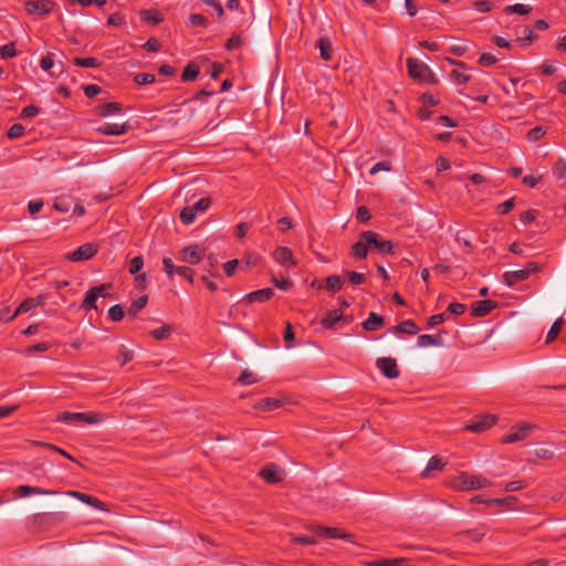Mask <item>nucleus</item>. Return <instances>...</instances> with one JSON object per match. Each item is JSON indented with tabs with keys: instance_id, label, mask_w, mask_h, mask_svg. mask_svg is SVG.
I'll use <instances>...</instances> for the list:
<instances>
[{
	"instance_id": "nucleus-36",
	"label": "nucleus",
	"mask_w": 566,
	"mask_h": 566,
	"mask_svg": "<svg viewBox=\"0 0 566 566\" xmlns=\"http://www.w3.org/2000/svg\"><path fill=\"white\" fill-rule=\"evenodd\" d=\"M343 279L338 275H329L326 277V290L332 292H338L343 287Z\"/></svg>"
},
{
	"instance_id": "nucleus-55",
	"label": "nucleus",
	"mask_w": 566,
	"mask_h": 566,
	"mask_svg": "<svg viewBox=\"0 0 566 566\" xmlns=\"http://www.w3.org/2000/svg\"><path fill=\"white\" fill-rule=\"evenodd\" d=\"M535 455L542 460H551L554 458V450L546 447H539L535 450Z\"/></svg>"
},
{
	"instance_id": "nucleus-34",
	"label": "nucleus",
	"mask_w": 566,
	"mask_h": 566,
	"mask_svg": "<svg viewBox=\"0 0 566 566\" xmlns=\"http://www.w3.org/2000/svg\"><path fill=\"white\" fill-rule=\"evenodd\" d=\"M238 382L241 386L254 385L259 382V377L253 371L244 370L238 378Z\"/></svg>"
},
{
	"instance_id": "nucleus-32",
	"label": "nucleus",
	"mask_w": 566,
	"mask_h": 566,
	"mask_svg": "<svg viewBox=\"0 0 566 566\" xmlns=\"http://www.w3.org/2000/svg\"><path fill=\"white\" fill-rule=\"evenodd\" d=\"M148 297L146 295L139 296L135 300L128 308V315L135 317L146 305Z\"/></svg>"
},
{
	"instance_id": "nucleus-39",
	"label": "nucleus",
	"mask_w": 566,
	"mask_h": 566,
	"mask_svg": "<svg viewBox=\"0 0 566 566\" xmlns=\"http://www.w3.org/2000/svg\"><path fill=\"white\" fill-rule=\"evenodd\" d=\"M199 74V67L195 63H189L181 75L184 82L193 81Z\"/></svg>"
},
{
	"instance_id": "nucleus-4",
	"label": "nucleus",
	"mask_w": 566,
	"mask_h": 566,
	"mask_svg": "<svg viewBox=\"0 0 566 566\" xmlns=\"http://www.w3.org/2000/svg\"><path fill=\"white\" fill-rule=\"evenodd\" d=\"M537 427L530 422H518L511 427L509 432L501 438L502 443H515L524 441Z\"/></svg>"
},
{
	"instance_id": "nucleus-9",
	"label": "nucleus",
	"mask_w": 566,
	"mask_h": 566,
	"mask_svg": "<svg viewBox=\"0 0 566 566\" xmlns=\"http://www.w3.org/2000/svg\"><path fill=\"white\" fill-rule=\"evenodd\" d=\"M108 284H101L98 286L91 287L81 304L84 311L97 310L96 301L101 296H105V292L108 290Z\"/></svg>"
},
{
	"instance_id": "nucleus-1",
	"label": "nucleus",
	"mask_w": 566,
	"mask_h": 566,
	"mask_svg": "<svg viewBox=\"0 0 566 566\" xmlns=\"http://www.w3.org/2000/svg\"><path fill=\"white\" fill-rule=\"evenodd\" d=\"M492 484L490 480L484 478L481 474H469L467 472H461L457 478H454L451 482V485L454 490L458 491H470V490H479L488 488Z\"/></svg>"
},
{
	"instance_id": "nucleus-54",
	"label": "nucleus",
	"mask_w": 566,
	"mask_h": 566,
	"mask_svg": "<svg viewBox=\"0 0 566 566\" xmlns=\"http://www.w3.org/2000/svg\"><path fill=\"white\" fill-rule=\"evenodd\" d=\"M24 134V127L23 125L21 124H13L8 133H7V136L10 138V139H15V138H19L21 137L22 135Z\"/></svg>"
},
{
	"instance_id": "nucleus-43",
	"label": "nucleus",
	"mask_w": 566,
	"mask_h": 566,
	"mask_svg": "<svg viewBox=\"0 0 566 566\" xmlns=\"http://www.w3.org/2000/svg\"><path fill=\"white\" fill-rule=\"evenodd\" d=\"M563 323H564V319L562 317L557 318L553 323V325L551 326V329L547 333L546 343H551L552 340H554L557 337V335L560 332Z\"/></svg>"
},
{
	"instance_id": "nucleus-25",
	"label": "nucleus",
	"mask_w": 566,
	"mask_h": 566,
	"mask_svg": "<svg viewBox=\"0 0 566 566\" xmlns=\"http://www.w3.org/2000/svg\"><path fill=\"white\" fill-rule=\"evenodd\" d=\"M343 318V313L340 310H332V311H328L326 316L322 318L321 321V324L324 328H333V326L337 323V322H340V319Z\"/></svg>"
},
{
	"instance_id": "nucleus-6",
	"label": "nucleus",
	"mask_w": 566,
	"mask_h": 566,
	"mask_svg": "<svg viewBox=\"0 0 566 566\" xmlns=\"http://www.w3.org/2000/svg\"><path fill=\"white\" fill-rule=\"evenodd\" d=\"M211 199L206 197L199 199L196 203L185 207L180 211V220L184 224H190L195 221L198 212H205L209 209Z\"/></svg>"
},
{
	"instance_id": "nucleus-11",
	"label": "nucleus",
	"mask_w": 566,
	"mask_h": 566,
	"mask_svg": "<svg viewBox=\"0 0 566 566\" xmlns=\"http://www.w3.org/2000/svg\"><path fill=\"white\" fill-rule=\"evenodd\" d=\"M294 400L285 395L275 398H262L260 399L254 407L260 410L271 411L277 409L282 406L293 403Z\"/></svg>"
},
{
	"instance_id": "nucleus-28",
	"label": "nucleus",
	"mask_w": 566,
	"mask_h": 566,
	"mask_svg": "<svg viewBox=\"0 0 566 566\" xmlns=\"http://www.w3.org/2000/svg\"><path fill=\"white\" fill-rule=\"evenodd\" d=\"M446 465V462H443L442 458L439 455H433L430 458L426 469L422 471L421 475L427 478L429 475L430 471L434 470H442Z\"/></svg>"
},
{
	"instance_id": "nucleus-52",
	"label": "nucleus",
	"mask_w": 566,
	"mask_h": 566,
	"mask_svg": "<svg viewBox=\"0 0 566 566\" xmlns=\"http://www.w3.org/2000/svg\"><path fill=\"white\" fill-rule=\"evenodd\" d=\"M417 343H418L419 347H429V346H436L439 344L438 340L433 336L427 335V334L420 335L418 337Z\"/></svg>"
},
{
	"instance_id": "nucleus-5",
	"label": "nucleus",
	"mask_w": 566,
	"mask_h": 566,
	"mask_svg": "<svg viewBox=\"0 0 566 566\" xmlns=\"http://www.w3.org/2000/svg\"><path fill=\"white\" fill-rule=\"evenodd\" d=\"M539 270V264L536 262H528L524 269L507 271L503 274V280L506 285L513 286L522 281L530 277L531 274L536 273Z\"/></svg>"
},
{
	"instance_id": "nucleus-21",
	"label": "nucleus",
	"mask_w": 566,
	"mask_h": 566,
	"mask_svg": "<svg viewBox=\"0 0 566 566\" xmlns=\"http://www.w3.org/2000/svg\"><path fill=\"white\" fill-rule=\"evenodd\" d=\"M66 494L80 500L83 503L90 504V505L94 506L95 509L103 510V507H104V503L101 500H98L97 497L87 495L85 493H82L78 491H67Z\"/></svg>"
},
{
	"instance_id": "nucleus-63",
	"label": "nucleus",
	"mask_w": 566,
	"mask_h": 566,
	"mask_svg": "<svg viewBox=\"0 0 566 566\" xmlns=\"http://www.w3.org/2000/svg\"><path fill=\"white\" fill-rule=\"evenodd\" d=\"M356 219L359 222H367L370 219L369 210L365 206H360L357 209Z\"/></svg>"
},
{
	"instance_id": "nucleus-62",
	"label": "nucleus",
	"mask_w": 566,
	"mask_h": 566,
	"mask_svg": "<svg viewBox=\"0 0 566 566\" xmlns=\"http://www.w3.org/2000/svg\"><path fill=\"white\" fill-rule=\"evenodd\" d=\"M243 40L240 35H232L226 43V49L231 51L242 45Z\"/></svg>"
},
{
	"instance_id": "nucleus-2",
	"label": "nucleus",
	"mask_w": 566,
	"mask_h": 566,
	"mask_svg": "<svg viewBox=\"0 0 566 566\" xmlns=\"http://www.w3.org/2000/svg\"><path fill=\"white\" fill-rule=\"evenodd\" d=\"M101 418L98 413L94 412H70L60 411L55 416V421L67 423L75 427H82L85 424H95L99 422Z\"/></svg>"
},
{
	"instance_id": "nucleus-64",
	"label": "nucleus",
	"mask_w": 566,
	"mask_h": 566,
	"mask_svg": "<svg viewBox=\"0 0 566 566\" xmlns=\"http://www.w3.org/2000/svg\"><path fill=\"white\" fill-rule=\"evenodd\" d=\"M239 261L237 259L230 260L224 263L223 270L228 276H232L238 269Z\"/></svg>"
},
{
	"instance_id": "nucleus-16",
	"label": "nucleus",
	"mask_w": 566,
	"mask_h": 566,
	"mask_svg": "<svg viewBox=\"0 0 566 566\" xmlns=\"http://www.w3.org/2000/svg\"><path fill=\"white\" fill-rule=\"evenodd\" d=\"M496 307V302L491 300L476 301L472 303L471 315L474 317H483L490 314Z\"/></svg>"
},
{
	"instance_id": "nucleus-22",
	"label": "nucleus",
	"mask_w": 566,
	"mask_h": 566,
	"mask_svg": "<svg viewBox=\"0 0 566 566\" xmlns=\"http://www.w3.org/2000/svg\"><path fill=\"white\" fill-rule=\"evenodd\" d=\"M315 533L317 535H319V536L327 537V538H344V539H348L350 537L349 534H346V533H344L340 530L335 528V527L317 526L316 530H315Z\"/></svg>"
},
{
	"instance_id": "nucleus-46",
	"label": "nucleus",
	"mask_w": 566,
	"mask_h": 566,
	"mask_svg": "<svg viewBox=\"0 0 566 566\" xmlns=\"http://www.w3.org/2000/svg\"><path fill=\"white\" fill-rule=\"evenodd\" d=\"M283 339L285 342V348L290 349L293 347L292 342L294 340V332H293L292 324L290 322H286V324H285Z\"/></svg>"
},
{
	"instance_id": "nucleus-42",
	"label": "nucleus",
	"mask_w": 566,
	"mask_h": 566,
	"mask_svg": "<svg viewBox=\"0 0 566 566\" xmlns=\"http://www.w3.org/2000/svg\"><path fill=\"white\" fill-rule=\"evenodd\" d=\"M73 63L81 67H97L99 61L96 57H74Z\"/></svg>"
},
{
	"instance_id": "nucleus-30",
	"label": "nucleus",
	"mask_w": 566,
	"mask_h": 566,
	"mask_svg": "<svg viewBox=\"0 0 566 566\" xmlns=\"http://www.w3.org/2000/svg\"><path fill=\"white\" fill-rule=\"evenodd\" d=\"M317 48L323 60L329 61L332 59V44L328 39L321 38L317 42Z\"/></svg>"
},
{
	"instance_id": "nucleus-24",
	"label": "nucleus",
	"mask_w": 566,
	"mask_h": 566,
	"mask_svg": "<svg viewBox=\"0 0 566 566\" xmlns=\"http://www.w3.org/2000/svg\"><path fill=\"white\" fill-rule=\"evenodd\" d=\"M369 252L367 240L363 238V233L359 235V240L352 247V254L357 259H365Z\"/></svg>"
},
{
	"instance_id": "nucleus-47",
	"label": "nucleus",
	"mask_w": 566,
	"mask_h": 566,
	"mask_svg": "<svg viewBox=\"0 0 566 566\" xmlns=\"http://www.w3.org/2000/svg\"><path fill=\"white\" fill-rule=\"evenodd\" d=\"M545 134H546V130L542 126H536L527 132L526 138L528 142H537Z\"/></svg>"
},
{
	"instance_id": "nucleus-44",
	"label": "nucleus",
	"mask_w": 566,
	"mask_h": 566,
	"mask_svg": "<svg viewBox=\"0 0 566 566\" xmlns=\"http://www.w3.org/2000/svg\"><path fill=\"white\" fill-rule=\"evenodd\" d=\"M125 315V311L123 308L122 305L119 304H116V305H113L109 307L108 310V317L113 321V322H119L123 319Z\"/></svg>"
},
{
	"instance_id": "nucleus-57",
	"label": "nucleus",
	"mask_w": 566,
	"mask_h": 566,
	"mask_svg": "<svg viewBox=\"0 0 566 566\" xmlns=\"http://www.w3.org/2000/svg\"><path fill=\"white\" fill-rule=\"evenodd\" d=\"M292 542L302 545H312L316 543L315 537L308 535H293Z\"/></svg>"
},
{
	"instance_id": "nucleus-60",
	"label": "nucleus",
	"mask_w": 566,
	"mask_h": 566,
	"mask_svg": "<svg viewBox=\"0 0 566 566\" xmlns=\"http://www.w3.org/2000/svg\"><path fill=\"white\" fill-rule=\"evenodd\" d=\"M447 311L453 315H462L467 311V306L462 303H450Z\"/></svg>"
},
{
	"instance_id": "nucleus-35",
	"label": "nucleus",
	"mask_w": 566,
	"mask_h": 566,
	"mask_svg": "<svg viewBox=\"0 0 566 566\" xmlns=\"http://www.w3.org/2000/svg\"><path fill=\"white\" fill-rule=\"evenodd\" d=\"M35 302L33 297L25 298L14 311L13 314H11L10 318H15L19 314L28 313L29 311L35 308Z\"/></svg>"
},
{
	"instance_id": "nucleus-3",
	"label": "nucleus",
	"mask_w": 566,
	"mask_h": 566,
	"mask_svg": "<svg viewBox=\"0 0 566 566\" xmlns=\"http://www.w3.org/2000/svg\"><path fill=\"white\" fill-rule=\"evenodd\" d=\"M408 74L413 80L427 83L436 84L438 80L431 69L422 61L415 57L407 59Z\"/></svg>"
},
{
	"instance_id": "nucleus-49",
	"label": "nucleus",
	"mask_w": 566,
	"mask_h": 566,
	"mask_svg": "<svg viewBox=\"0 0 566 566\" xmlns=\"http://www.w3.org/2000/svg\"><path fill=\"white\" fill-rule=\"evenodd\" d=\"M469 44H470L469 42H461V43L452 44L449 48V52L457 56H462L469 50Z\"/></svg>"
},
{
	"instance_id": "nucleus-17",
	"label": "nucleus",
	"mask_w": 566,
	"mask_h": 566,
	"mask_svg": "<svg viewBox=\"0 0 566 566\" xmlns=\"http://www.w3.org/2000/svg\"><path fill=\"white\" fill-rule=\"evenodd\" d=\"M129 126L126 123L117 124V123H104L99 127H97V132L107 136H119L125 134L128 130Z\"/></svg>"
},
{
	"instance_id": "nucleus-10",
	"label": "nucleus",
	"mask_w": 566,
	"mask_h": 566,
	"mask_svg": "<svg viewBox=\"0 0 566 566\" xmlns=\"http://www.w3.org/2000/svg\"><path fill=\"white\" fill-rule=\"evenodd\" d=\"M55 3L52 0H28L24 3L25 11L29 14L45 15L49 14Z\"/></svg>"
},
{
	"instance_id": "nucleus-20",
	"label": "nucleus",
	"mask_w": 566,
	"mask_h": 566,
	"mask_svg": "<svg viewBox=\"0 0 566 566\" xmlns=\"http://www.w3.org/2000/svg\"><path fill=\"white\" fill-rule=\"evenodd\" d=\"M274 295V292L270 287L261 289L251 293H248L244 296V300L251 304V303H263L265 301H269Z\"/></svg>"
},
{
	"instance_id": "nucleus-38",
	"label": "nucleus",
	"mask_w": 566,
	"mask_h": 566,
	"mask_svg": "<svg viewBox=\"0 0 566 566\" xmlns=\"http://www.w3.org/2000/svg\"><path fill=\"white\" fill-rule=\"evenodd\" d=\"M52 518L61 520V516L53 515V514H50V513H36V514H34L32 516V523L35 526L41 527L42 525H44L45 523H48Z\"/></svg>"
},
{
	"instance_id": "nucleus-51",
	"label": "nucleus",
	"mask_w": 566,
	"mask_h": 566,
	"mask_svg": "<svg viewBox=\"0 0 566 566\" xmlns=\"http://www.w3.org/2000/svg\"><path fill=\"white\" fill-rule=\"evenodd\" d=\"M134 81L138 85H147L155 82V75L150 73H139L135 75Z\"/></svg>"
},
{
	"instance_id": "nucleus-15",
	"label": "nucleus",
	"mask_w": 566,
	"mask_h": 566,
	"mask_svg": "<svg viewBox=\"0 0 566 566\" xmlns=\"http://www.w3.org/2000/svg\"><path fill=\"white\" fill-rule=\"evenodd\" d=\"M376 365L380 369L382 375L386 376L387 378L394 379L399 376V370L395 358H378Z\"/></svg>"
},
{
	"instance_id": "nucleus-19",
	"label": "nucleus",
	"mask_w": 566,
	"mask_h": 566,
	"mask_svg": "<svg viewBox=\"0 0 566 566\" xmlns=\"http://www.w3.org/2000/svg\"><path fill=\"white\" fill-rule=\"evenodd\" d=\"M202 259V252L197 245L186 247L180 251V260L189 264H198Z\"/></svg>"
},
{
	"instance_id": "nucleus-58",
	"label": "nucleus",
	"mask_w": 566,
	"mask_h": 566,
	"mask_svg": "<svg viewBox=\"0 0 566 566\" xmlns=\"http://www.w3.org/2000/svg\"><path fill=\"white\" fill-rule=\"evenodd\" d=\"M143 48L148 52H158L161 45L156 38H150L144 43Z\"/></svg>"
},
{
	"instance_id": "nucleus-33",
	"label": "nucleus",
	"mask_w": 566,
	"mask_h": 566,
	"mask_svg": "<svg viewBox=\"0 0 566 566\" xmlns=\"http://www.w3.org/2000/svg\"><path fill=\"white\" fill-rule=\"evenodd\" d=\"M504 11H505L506 14L516 13V14L524 15V14H528L532 11V7L530 4L515 3V4H512V6H507L504 9Z\"/></svg>"
},
{
	"instance_id": "nucleus-23",
	"label": "nucleus",
	"mask_w": 566,
	"mask_h": 566,
	"mask_svg": "<svg viewBox=\"0 0 566 566\" xmlns=\"http://www.w3.org/2000/svg\"><path fill=\"white\" fill-rule=\"evenodd\" d=\"M384 325V317L370 312L368 318L363 323V328L368 332L377 331Z\"/></svg>"
},
{
	"instance_id": "nucleus-14",
	"label": "nucleus",
	"mask_w": 566,
	"mask_h": 566,
	"mask_svg": "<svg viewBox=\"0 0 566 566\" xmlns=\"http://www.w3.org/2000/svg\"><path fill=\"white\" fill-rule=\"evenodd\" d=\"M273 259L285 268H292L297 264L292 250L286 247H277L273 252Z\"/></svg>"
},
{
	"instance_id": "nucleus-59",
	"label": "nucleus",
	"mask_w": 566,
	"mask_h": 566,
	"mask_svg": "<svg viewBox=\"0 0 566 566\" xmlns=\"http://www.w3.org/2000/svg\"><path fill=\"white\" fill-rule=\"evenodd\" d=\"M496 62H497L496 56L491 53H482L479 59V63L482 66H491V65L495 64Z\"/></svg>"
},
{
	"instance_id": "nucleus-61",
	"label": "nucleus",
	"mask_w": 566,
	"mask_h": 566,
	"mask_svg": "<svg viewBox=\"0 0 566 566\" xmlns=\"http://www.w3.org/2000/svg\"><path fill=\"white\" fill-rule=\"evenodd\" d=\"M347 277L354 285H359L365 282V274L355 271L347 272Z\"/></svg>"
},
{
	"instance_id": "nucleus-27",
	"label": "nucleus",
	"mask_w": 566,
	"mask_h": 566,
	"mask_svg": "<svg viewBox=\"0 0 566 566\" xmlns=\"http://www.w3.org/2000/svg\"><path fill=\"white\" fill-rule=\"evenodd\" d=\"M451 80L458 85L468 83L471 80V75L467 72V69H454L450 73Z\"/></svg>"
},
{
	"instance_id": "nucleus-12",
	"label": "nucleus",
	"mask_w": 566,
	"mask_h": 566,
	"mask_svg": "<svg viewBox=\"0 0 566 566\" xmlns=\"http://www.w3.org/2000/svg\"><path fill=\"white\" fill-rule=\"evenodd\" d=\"M259 475L268 483L270 484H276L281 482L284 479L285 471L281 469L275 463H270L269 465L264 467L260 472Z\"/></svg>"
},
{
	"instance_id": "nucleus-13",
	"label": "nucleus",
	"mask_w": 566,
	"mask_h": 566,
	"mask_svg": "<svg viewBox=\"0 0 566 566\" xmlns=\"http://www.w3.org/2000/svg\"><path fill=\"white\" fill-rule=\"evenodd\" d=\"M97 253V247L93 243H85L78 247L74 252L67 254V260L72 262H80L90 260Z\"/></svg>"
},
{
	"instance_id": "nucleus-26",
	"label": "nucleus",
	"mask_w": 566,
	"mask_h": 566,
	"mask_svg": "<svg viewBox=\"0 0 566 566\" xmlns=\"http://www.w3.org/2000/svg\"><path fill=\"white\" fill-rule=\"evenodd\" d=\"M172 334V327L169 324H163L160 327L150 331V335L156 340L168 339Z\"/></svg>"
},
{
	"instance_id": "nucleus-41",
	"label": "nucleus",
	"mask_w": 566,
	"mask_h": 566,
	"mask_svg": "<svg viewBox=\"0 0 566 566\" xmlns=\"http://www.w3.org/2000/svg\"><path fill=\"white\" fill-rule=\"evenodd\" d=\"M407 560L405 558L379 559L369 563V566H405Z\"/></svg>"
},
{
	"instance_id": "nucleus-18",
	"label": "nucleus",
	"mask_w": 566,
	"mask_h": 566,
	"mask_svg": "<svg viewBox=\"0 0 566 566\" xmlns=\"http://www.w3.org/2000/svg\"><path fill=\"white\" fill-rule=\"evenodd\" d=\"M13 493H14L15 497H25V496L34 495V494L51 495V494H56L57 492L51 491V490H44V489L36 488V486L20 485L14 490Z\"/></svg>"
},
{
	"instance_id": "nucleus-8",
	"label": "nucleus",
	"mask_w": 566,
	"mask_h": 566,
	"mask_svg": "<svg viewBox=\"0 0 566 566\" xmlns=\"http://www.w3.org/2000/svg\"><path fill=\"white\" fill-rule=\"evenodd\" d=\"M497 421V417L494 415H480L476 416L470 423L464 426V430L482 433L493 427Z\"/></svg>"
},
{
	"instance_id": "nucleus-7",
	"label": "nucleus",
	"mask_w": 566,
	"mask_h": 566,
	"mask_svg": "<svg viewBox=\"0 0 566 566\" xmlns=\"http://www.w3.org/2000/svg\"><path fill=\"white\" fill-rule=\"evenodd\" d=\"M363 238L367 240L369 251H378L384 254L392 253V242L382 240L378 233L374 231H365L363 232Z\"/></svg>"
},
{
	"instance_id": "nucleus-45",
	"label": "nucleus",
	"mask_w": 566,
	"mask_h": 566,
	"mask_svg": "<svg viewBox=\"0 0 566 566\" xmlns=\"http://www.w3.org/2000/svg\"><path fill=\"white\" fill-rule=\"evenodd\" d=\"M188 24L190 27H202L206 28L208 25V19L199 13H192L189 15Z\"/></svg>"
},
{
	"instance_id": "nucleus-29",
	"label": "nucleus",
	"mask_w": 566,
	"mask_h": 566,
	"mask_svg": "<svg viewBox=\"0 0 566 566\" xmlns=\"http://www.w3.org/2000/svg\"><path fill=\"white\" fill-rule=\"evenodd\" d=\"M395 329L396 333H405L409 335H415L419 332L418 326L411 319H406L401 322L399 325L396 326Z\"/></svg>"
},
{
	"instance_id": "nucleus-37",
	"label": "nucleus",
	"mask_w": 566,
	"mask_h": 566,
	"mask_svg": "<svg viewBox=\"0 0 566 566\" xmlns=\"http://www.w3.org/2000/svg\"><path fill=\"white\" fill-rule=\"evenodd\" d=\"M134 358V352L126 346L122 345L118 349L117 361L119 365L124 366L125 364L132 361Z\"/></svg>"
},
{
	"instance_id": "nucleus-40",
	"label": "nucleus",
	"mask_w": 566,
	"mask_h": 566,
	"mask_svg": "<svg viewBox=\"0 0 566 566\" xmlns=\"http://www.w3.org/2000/svg\"><path fill=\"white\" fill-rule=\"evenodd\" d=\"M142 18L153 24H158L163 21V15L157 10H145L142 12Z\"/></svg>"
},
{
	"instance_id": "nucleus-53",
	"label": "nucleus",
	"mask_w": 566,
	"mask_h": 566,
	"mask_svg": "<svg viewBox=\"0 0 566 566\" xmlns=\"http://www.w3.org/2000/svg\"><path fill=\"white\" fill-rule=\"evenodd\" d=\"M144 266V260L140 255L134 256L129 262V273L137 274Z\"/></svg>"
},
{
	"instance_id": "nucleus-48",
	"label": "nucleus",
	"mask_w": 566,
	"mask_h": 566,
	"mask_svg": "<svg viewBox=\"0 0 566 566\" xmlns=\"http://www.w3.org/2000/svg\"><path fill=\"white\" fill-rule=\"evenodd\" d=\"M553 174L557 179H563L566 176V160L558 159L553 167Z\"/></svg>"
},
{
	"instance_id": "nucleus-50",
	"label": "nucleus",
	"mask_w": 566,
	"mask_h": 566,
	"mask_svg": "<svg viewBox=\"0 0 566 566\" xmlns=\"http://www.w3.org/2000/svg\"><path fill=\"white\" fill-rule=\"evenodd\" d=\"M0 55L2 59H10L17 55L15 45L13 42L8 43L0 48Z\"/></svg>"
},
{
	"instance_id": "nucleus-31",
	"label": "nucleus",
	"mask_w": 566,
	"mask_h": 566,
	"mask_svg": "<svg viewBox=\"0 0 566 566\" xmlns=\"http://www.w3.org/2000/svg\"><path fill=\"white\" fill-rule=\"evenodd\" d=\"M122 111V105L119 103H107L98 108V114L103 117L111 116L114 114H118Z\"/></svg>"
},
{
	"instance_id": "nucleus-56",
	"label": "nucleus",
	"mask_w": 566,
	"mask_h": 566,
	"mask_svg": "<svg viewBox=\"0 0 566 566\" xmlns=\"http://www.w3.org/2000/svg\"><path fill=\"white\" fill-rule=\"evenodd\" d=\"M514 208V199L511 198L497 206L496 211L499 214H507Z\"/></svg>"
}]
</instances>
